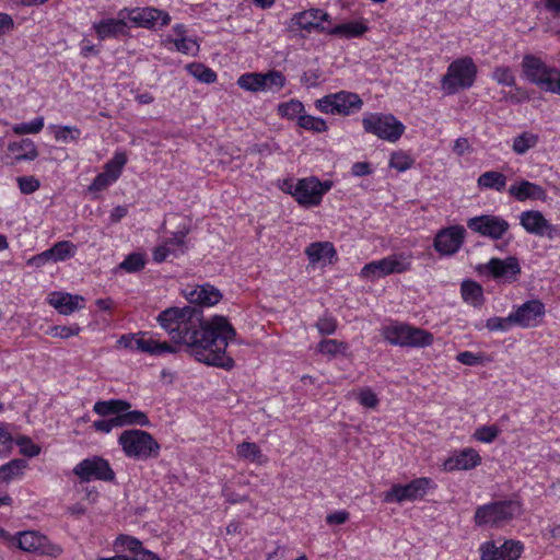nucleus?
Wrapping results in <instances>:
<instances>
[{"mask_svg":"<svg viewBox=\"0 0 560 560\" xmlns=\"http://www.w3.org/2000/svg\"><path fill=\"white\" fill-rule=\"evenodd\" d=\"M522 69L525 78L530 83L544 90L555 68L547 66L540 58L534 55H526L522 61Z\"/></svg>","mask_w":560,"mask_h":560,"instance_id":"23","label":"nucleus"},{"mask_svg":"<svg viewBox=\"0 0 560 560\" xmlns=\"http://www.w3.org/2000/svg\"><path fill=\"white\" fill-rule=\"evenodd\" d=\"M509 194L518 201L541 200L547 198L546 190L538 184L529 180H521L510 186Z\"/></svg>","mask_w":560,"mask_h":560,"instance_id":"30","label":"nucleus"},{"mask_svg":"<svg viewBox=\"0 0 560 560\" xmlns=\"http://www.w3.org/2000/svg\"><path fill=\"white\" fill-rule=\"evenodd\" d=\"M77 246L69 241L57 242L51 248L49 254L52 256V262L65 261L75 255Z\"/></svg>","mask_w":560,"mask_h":560,"instance_id":"40","label":"nucleus"},{"mask_svg":"<svg viewBox=\"0 0 560 560\" xmlns=\"http://www.w3.org/2000/svg\"><path fill=\"white\" fill-rule=\"evenodd\" d=\"M145 266V256L141 253L129 254L119 265L127 272H137Z\"/></svg>","mask_w":560,"mask_h":560,"instance_id":"49","label":"nucleus"},{"mask_svg":"<svg viewBox=\"0 0 560 560\" xmlns=\"http://www.w3.org/2000/svg\"><path fill=\"white\" fill-rule=\"evenodd\" d=\"M432 486V480L427 477L416 478L407 485H394L384 493L387 503H402L422 499Z\"/></svg>","mask_w":560,"mask_h":560,"instance_id":"14","label":"nucleus"},{"mask_svg":"<svg viewBox=\"0 0 560 560\" xmlns=\"http://www.w3.org/2000/svg\"><path fill=\"white\" fill-rule=\"evenodd\" d=\"M118 16H125L132 25L144 28L163 27L171 21L167 12L153 7L124 8L118 12Z\"/></svg>","mask_w":560,"mask_h":560,"instance_id":"12","label":"nucleus"},{"mask_svg":"<svg viewBox=\"0 0 560 560\" xmlns=\"http://www.w3.org/2000/svg\"><path fill=\"white\" fill-rule=\"evenodd\" d=\"M188 233L189 228L187 226H183L174 232L171 237L154 248L153 260L156 264H161L170 257H178L185 254L187 250L186 236Z\"/></svg>","mask_w":560,"mask_h":560,"instance_id":"21","label":"nucleus"},{"mask_svg":"<svg viewBox=\"0 0 560 560\" xmlns=\"http://www.w3.org/2000/svg\"><path fill=\"white\" fill-rule=\"evenodd\" d=\"M324 23L331 24L330 15L320 9H308L294 13L289 22V28L292 31H305L307 33H326L329 26Z\"/></svg>","mask_w":560,"mask_h":560,"instance_id":"15","label":"nucleus"},{"mask_svg":"<svg viewBox=\"0 0 560 560\" xmlns=\"http://www.w3.org/2000/svg\"><path fill=\"white\" fill-rule=\"evenodd\" d=\"M412 163L413 161L409 155L402 152H396L390 156L389 166L398 172H405L411 167Z\"/></svg>","mask_w":560,"mask_h":560,"instance_id":"55","label":"nucleus"},{"mask_svg":"<svg viewBox=\"0 0 560 560\" xmlns=\"http://www.w3.org/2000/svg\"><path fill=\"white\" fill-rule=\"evenodd\" d=\"M18 183L23 194H32L39 188V182L34 176L19 177Z\"/></svg>","mask_w":560,"mask_h":560,"instance_id":"60","label":"nucleus"},{"mask_svg":"<svg viewBox=\"0 0 560 560\" xmlns=\"http://www.w3.org/2000/svg\"><path fill=\"white\" fill-rule=\"evenodd\" d=\"M135 350L152 355L175 352V348L166 341H160L151 332H138Z\"/></svg>","mask_w":560,"mask_h":560,"instance_id":"29","label":"nucleus"},{"mask_svg":"<svg viewBox=\"0 0 560 560\" xmlns=\"http://www.w3.org/2000/svg\"><path fill=\"white\" fill-rule=\"evenodd\" d=\"M13 447L12 435L0 427V452H10Z\"/></svg>","mask_w":560,"mask_h":560,"instance_id":"64","label":"nucleus"},{"mask_svg":"<svg viewBox=\"0 0 560 560\" xmlns=\"http://www.w3.org/2000/svg\"><path fill=\"white\" fill-rule=\"evenodd\" d=\"M349 520V513L347 511H337L326 516V522L329 525H341Z\"/></svg>","mask_w":560,"mask_h":560,"instance_id":"63","label":"nucleus"},{"mask_svg":"<svg viewBox=\"0 0 560 560\" xmlns=\"http://www.w3.org/2000/svg\"><path fill=\"white\" fill-rule=\"evenodd\" d=\"M522 514L517 500H498L477 506L474 523L478 527L500 529Z\"/></svg>","mask_w":560,"mask_h":560,"instance_id":"3","label":"nucleus"},{"mask_svg":"<svg viewBox=\"0 0 560 560\" xmlns=\"http://www.w3.org/2000/svg\"><path fill=\"white\" fill-rule=\"evenodd\" d=\"M500 434V429L497 425H482L478 428L474 438L482 443H492Z\"/></svg>","mask_w":560,"mask_h":560,"instance_id":"53","label":"nucleus"},{"mask_svg":"<svg viewBox=\"0 0 560 560\" xmlns=\"http://www.w3.org/2000/svg\"><path fill=\"white\" fill-rule=\"evenodd\" d=\"M362 126L365 132L388 142H396L405 131L404 124L392 114H365L362 118Z\"/></svg>","mask_w":560,"mask_h":560,"instance_id":"7","label":"nucleus"},{"mask_svg":"<svg viewBox=\"0 0 560 560\" xmlns=\"http://www.w3.org/2000/svg\"><path fill=\"white\" fill-rule=\"evenodd\" d=\"M357 399L360 405L370 409L376 408L380 402L376 394L370 387L360 389L357 395Z\"/></svg>","mask_w":560,"mask_h":560,"instance_id":"54","label":"nucleus"},{"mask_svg":"<svg viewBox=\"0 0 560 560\" xmlns=\"http://www.w3.org/2000/svg\"><path fill=\"white\" fill-rule=\"evenodd\" d=\"M278 115L287 119H296L305 113L304 104L299 100H290L289 102L280 103L278 105Z\"/></svg>","mask_w":560,"mask_h":560,"instance_id":"39","label":"nucleus"},{"mask_svg":"<svg viewBox=\"0 0 560 560\" xmlns=\"http://www.w3.org/2000/svg\"><path fill=\"white\" fill-rule=\"evenodd\" d=\"M481 464V456L479 453L471 448H463L454 452L443 464L444 470H469Z\"/></svg>","mask_w":560,"mask_h":560,"instance_id":"28","label":"nucleus"},{"mask_svg":"<svg viewBox=\"0 0 560 560\" xmlns=\"http://www.w3.org/2000/svg\"><path fill=\"white\" fill-rule=\"evenodd\" d=\"M127 161L125 152L116 151L114 156L104 165V172L118 179Z\"/></svg>","mask_w":560,"mask_h":560,"instance_id":"41","label":"nucleus"},{"mask_svg":"<svg viewBox=\"0 0 560 560\" xmlns=\"http://www.w3.org/2000/svg\"><path fill=\"white\" fill-rule=\"evenodd\" d=\"M467 226L481 236L500 240L509 231L510 223L499 215L483 214L470 218Z\"/></svg>","mask_w":560,"mask_h":560,"instance_id":"19","label":"nucleus"},{"mask_svg":"<svg viewBox=\"0 0 560 560\" xmlns=\"http://www.w3.org/2000/svg\"><path fill=\"white\" fill-rule=\"evenodd\" d=\"M383 338L393 346L424 348L433 343V335L405 323L390 322L381 329Z\"/></svg>","mask_w":560,"mask_h":560,"instance_id":"6","label":"nucleus"},{"mask_svg":"<svg viewBox=\"0 0 560 560\" xmlns=\"http://www.w3.org/2000/svg\"><path fill=\"white\" fill-rule=\"evenodd\" d=\"M331 186V182H320L314 176L298 179L294 199L303 207H316L322 202L323 196L330 190Z\"/></svg>","mask_w":560,"mask_h":560,"instance_id":"13","label":"nucleus"},{"mask_svg":"<svg viewBox=\"0 0 560 560\" xmlns=\"http://www.w3.org/2000/svg\"><path fill=\"white\" fill-rule=\"evenodd\" d=\"M460 294L463 300L475 307H479L485 302L482 287L474 280H464L460 284Z\"/></svg>","mask_w":560,"mask_h":560,"instance_id":"34","label":"nucleus"},{"mask_svg":"<svg viewBox=\"0 0 560 560\" xmlns=\"http://www.w3.org/2000/svg\"><path fill=\"white\" fill-rule=\"evenodd\" d=\"M466 230L463 225L441 229L434 237L433 247L441 256L455 255L465 242Z\"/></svg>","mask_w":560,"mask_h":560,"instance_id":"20","label":"nucleus"},{"mask_svg":"<svg viewBox=\"0 0 560 560\" xmlns=\"http://www.w3.org/2000/svg\"><path fill=\"white\" fill-rule=\"evenodd\" d=\"M348 349V345L337 339H323L318 346V352L327 355H336L343 353Z\"/></svg>","mask_w":560,"mask_h":560,"instance_id":"46","label":"nucleus"},{"mask_svg":"<svg viewBox=\"0 0 560 560\" xmlns=\"http://www.w3.org/2000/svg\"><path fill=\"white\" fill-rule=\"evenodd\" d=\"M182 292L190 304L199 306H212L222 299L221 292L210 284L186 285Z\"/></svg>","mask_w":560,"mask_h":560,"instance_id":"26","label":"nucleus"},{"mask_svg":"<svg viewBox=\"0 0 560 560\" xmlns=\"http://www.w3.org/2000/svg\"><path fill=\"white\" fill-rule=\"evenodd\" d=\"M156 319L171 340L187 346L197 361L225 370L234 366L226 348L236 331L224 316L215 315L203 320L201 310L185 306L168 307Z\"/></svg>","mask_w":560,"mask_h":560,"instance_id":"1","label":"nucleus"},{"mask_svg":"<svg viewBox=\"0 0 560 560\" xmlns=\"http://www.w3.org/2000/svg\"><path fill=\"white\" fill-rule=\"evenodd\" d=\"M172 43L177 51H180L186 55H195L198 51V44L194 38L182 36L175 39H168Z\"/></svg>","mask_w":560,"mask_h":560,"instance_id":"52","label":"nucleus"},{"mask_svg":"<svg viewBox=\"0 0 560 560\" xmlns=\"http://www.w3.org/2000/svg\"><path fill=\"white\" fill-rule=\"evenodd\" d=\"M491 78L500 85H515V75L513 70L508 66H499L494 68Z\"/></svg>","mask_w":560,"mask_h":560,"instance_id":"47","label":"nucleus"},{"mask_svg":"<svg viewBox=\"0 0 560 560\" xmlns=\"http://www.w3.org/2000/svg\"><path fill=\"white\" fill-rule=\"evenodd\" d=\"M26 467L27 462L22 458L12 459L0 466V483L9 482L14 478L21 477Z\"/></svg>","mask_w":560,"mask_h":560,"instance_id":"38","label":"nucleus"},{"mask_svg":"<svg viewBox=\"0 0 560 560\" xmlns=\"http://www.w3.org/2000/svg\"><path fill=\"white\" fill-rule=\"evenodd\" d=\"M544 91L551 92L560 95V70L553 69L550 78L548 79Z\"/></svg>","mask_w":560,"mask_h":560,"instance_id":"62","label":"nucleus"},{"mask_svg":"<svg viewBox=\"0 0 560 560\" xmlns=\"http://www.w3.org/2000/svg\"><path fill=\"white\" fill-rule=\"evenodd\" d=\"M236 454L238 457L258 465H264L268 462V457L264 455L260 447L253 442L245 441L238 444L236 446Z\"/></svg>","mask_w":560,"mask_h":560,"instance_id":"35","label":"nucleus"},{"mask_svg":"<svg viewBox=\"0 0 560 560\" xmlns=\"http://www.w3.org/2000/svg\"><path fill=\"white\" fill-rule=\"evenodd\" d=\"M93 411L108 419L95 420L92 428L96 432L108 434L116 428L150 427L148 415L141 410H132L131 404L124 399L98 400L93 406Z\"/></svg>","mask_w":560,"mask_h":560,"instance_id":"2","label":"nucleus"},{"mask_svg":"<svg viewBox=\"0 0 560 560\" xmlns=\"http://www.w3.org/2000/svg\"><path fill=\"white\" fill-rule=\"evenodd\" d=\"M92 28L100 40L120 38L129 35L125 16H118V19H103L100 22L93 23Z\"/></svg>","mask_w":560,"mask_h":560,"instance_id":"27","label":"nucleus"},{"mask_svg":"<svg viewBox=\"0 0 560 560\" xmlns=\"http://www.w3.org/2000/svg\"><path fill=\"white\" fill-rule=\"evenodd\" d=\"M16 444L21 447V453L28 457H35L40 453V447L33 443V441L26 436H20L16 439Z\"/></svg>","mask_w":560,"mask_h":560,"instance_id":"56","label":"nucleus"},{"mask_svg":"<svg viewBox=\"0 0 560 560\" xmlns=\"http://www.w3.org/2000/svg\"><path fill=\"white\" fill-rule=\"evenodd\" d=\"M520 224L527 233L537 236L552 238L556 232L555 226L537 210L523 211L520 214Z\"/></svg>","mask_w":560,"mask_h":560,"instance_id":"24","label":"nucleus"},{"mask_svg":"<svg viewBox=\"0 0 560 560\" xmlns=\"http://www.w3.org/2000/svg\"><path fill=\"white\" fill-rule=\"evenodd\" d=\"M524 551V544L515 539L488 540L480 545V560H518Z\"/></svg>","mask_w":560,"mask_h":560,"instance_id":"17","label":"nucleus"},{"mask_svg":"<svg viewBox=\"0 0 560 560\" xmlns=\"http://www.w3.org/2000/svg\"><path fill=\"white\" fill-rule=\"evenodd\" d=\"M477 270L499 283H513L521 275V265L515 256L504 259L493 257L488 262L479 265Z\"/></svg>","mask_w":560,"mask_h":560,"instance_id":"11","label":"nucleus"},{"mask_svg":"<svg viewBox=\"0 0 560 560\" xmlns=\"http://www.w3.org/2000/svg\"><path fill=\"white\" fill-rule=\"evenodd\" d=\"M477 66L472 58L460 57L452 61L441 78V90L445 95H454L470 89L477 78Z\"/></svg>","mask_w":560,"mask_h":560,"instance_id":"5","label":"nucleus"},{"mask_svg":"<svg viewBox=\"0 0 560 560\" xmlns=\"http://www.w3.org/2000/svg\"><path fill=\"white\" fill-rule=\"evenodd\" d=\"M512 326H515L512 313L506 317L493 316L486 322V327L490 331H508Z\"/></svg>","mask_w":560,"mask_h":560,"instance_id":"50","label":"nucleus"},{"mask_svg":"<svg viewBox=\"0 0 560 560\" xmlns=\"http://www.w3.org/2000/svg\"><path fill=\"white\" fill-rule=\"evenodd\" d=\"M287 79L281 71L269 70L266 73L247 72L237 79V85L249 92H279L285 85Z\"/></svg>","mask_w":560,"mask_h":560,"instance_id":"10","label":"nucleus"},{"mask_svg":"<svg viewBox=\"0 0 560 560\" xmlns=\"http://www.w3.org/2000/svg\"><path fill=\"white\" fill-rule=\"evenodd\" d=\"M411 254H392L378 260H373L361 269L360 277L376 280L393 273H402L411 268Z\"/></svg>","mask_w":560,"mask_h":560,"instance_id":"8","label":"nucleus"},{"mask_svg":"<svg viewBox=\"0 0 560 560\" xmlns=\"http://www.w3.org/2000/svg\"><path fill=\"white\" fill-rule=\"evenodd\" d=\"M81 331V327L78 324H73L70 326H51L47 329L46 334L55 337L67 339L69 337L78 336Z\"/></svg>","mask_w":560,"mask_h":560,"instance_id":"51","label":"nucleus"},{"mask_svg":"<svg viewBox=\"0 0 560 560\" xmlns=\"http://www.w3.org/2000/svg\"><path fill=\"white\" fill-rule=\"evenodd\" d=\"M73 474L81 482H90L91 480L112 481L115 478L109 463L100 456L82 459L74 466Z\"/></svg>","mask_w":560,"mask_h":560,"instance_id":"18","label":"nucleus"},{"mask_svg":"<svg viewBox=\"0 0 560 560\" xmlns=\"http://www.w3.org/2000/svg\"><path fill=\"white\" fill-rule=\"evenodd\" d=\"M362 106V98L357 93L348 91L327 94L315 102V107L319 112L340 116H350L358 113Z\"/></svg>","mask_w":560,"mask_h":560,"instance_id":"9","label":"nucleus"},{"mask_svg":"<svg viewBox=\"0 0 560 560\" xmlns=\"http://www.w3.org/2000/svg\"><path fill=\"white\" fill-rule=\"evenodd\" d=\"M116 180L117 179L115 177L103 172L94 178L91 188L95 190H102L112 185L113 183H115Z\"/></svg>","mask_w":560,"mask_h":560,"instance_id":"61","label":"nucleus"},{"mask_svg":"<svg viewBox=\"0 0 560 560\" xmlns=\"http://www.w3.org/2000/svg\"><path fill=\"white\" fill-rule=\"evenodd\" d=\"M456 360L467 366H476L483 362L480 353H474L470 351H463L456 355Z\"/></svg>","mask_w":560,"mask_h":560,"instance_id":"58","label":"nucleus"},{"mask_svg":"<svg viewBox=\"0 0 560 560\" xmlns=\"http://www.w3.org/2000/svg\"><path fill=\"white\" fill-rule=\"evenodd\" d=\"M81 136V130L75 126H59L55 131V139L62 143L75 142Z\"/></svg>","mask_w":560,"mask_h":560,"instance_id":"48","label":"nucleus"},{"mask_svg":"<svg viewBox=\"0 0 560 560\" xmlns=\"http://www.w3.org/2000/svg\"><path fill=\"white\" fill-rule=\"evenodd\" d=\"M316 327L322 335H332L337 329V322L334 317L324 316L317 320Z\"/></svg>","mask_w":560,"mask_h":560,"instance_id":"59","label":"nucleus"},{"mask_svg":"<svg viewBox=\"0 0 560 560\" xmlns=\"http://www.w3.org/2000/svg\"><path fill=\"white\" fill-rule=\"evenodd\" d=\"M18 548L25 552L58 557L62 552V548L51 542L45 535L36 530L20 532L15 535Z\"/></svg>","mask_w":560,"mask_h":560,"instance_id":"16","label":"nucleus"},{"mask_svg":"<svg viewBox=\"0 0 560 560\" xmlns=\"http://www.w3.org/2000/svg\"><path fill=\"white\" fill-rule=\"evenodd\" d=\"M477 185L480 189L503 191L506 186V176L497 171H488L478 177Z\"/></svg>","mask_w":560,"mask_h":560,"instance_id":"36","label":"nucleus"},{"mask_svg":"<svg viewBox=\"0 0 560 560\" xmlns=\"http://www.w3.org/2000/svg\"><path fill=\"white\" fill-rule=\"evenodd\" d=\"M117 443L121 447L125 456L133 460L144 462L156 458L161 451V445L154 436L140 429L124 430L119 434Z\"/></svg>","mask_w":560,"mask_h":560,"instance_id":"4","label":"nucleus"},{"mask_svg":"<svg viewBox=\"0 0 560 560\" xmlns=\"http://www.w3.org/2000/svg\"><path fill=\"white\" fill-rule=\"evenodd\" d=\"M369 31L366 23L361 21H350L342 23L328 30L329 35H336L345 38H358Z\"/></svg>","mask_w":560,"mask_h":560,"instance_id":"33","label":"nucleus"},{"mask_svg":"<svg viewBox=\"0 0 560 560\" xmlns=\"http://www.w3.org/2000/svg\"><path fill=\"white\" fill-rule=\"evenodd\" d=\"M187 70L194 78L202 83L210 84L217 81V73L202 63H191L187 67Z\"/></svg>","mask_w":560,"mask_h":560,"instance_id":"42","label":"nucleus"},{"mask_svg":"<svg viewBox=\"0 0 560 560\" xmlns=\"http://www.w3.org/2000/svg\"><path fill=\"white\" fill-rule=\"evenodd\" d=\"M114 548L118 551L120 549L129 550L137 557L142 549V542L128 535H119L114 541Z\"/></svg>","mask_w":560,"mask_h":560,"instance_id":"44","label":"nucleus"},{"mask_svg":"<svg viewBox=\"0 0 560 560\" xmlns=\"http://www.w3.org/2000/svg\"><path fill=\"white\" fill-rule=\"evenodd\" d=\"M47 303L61 315H71L85 307V299L80 294L52 291L47 295Z\"/></svg>","mask_w":560,"mask_h":560,"instance_id":"25","label":"nucleus"},{"mask_svg":"<svg viewBox=\"0 0 560 560\" xmlns=\"http://www.w3.org/2000/svg\"><path fill=\"white\" fill-rule=\"evenodd\" d=\"M44 128V117H36L32 121L15 124L12 127V131L15 135H35Z\"/></svg>","mask_w":560,"mask_h":560,"instance_id":"45","label":"nucleus"},{"mask_svg":"<svg viewBox=\"0 0 560 560\" xmlns=\"http://www.w3.org/2000/svg\"><path fill=\"white\" fill-rule=\"evenodd\" d=\"M298 125L305 130L318 133L326 132L328 130L327 122L323 118L307 115L305 113L300 117Z\"/></svg>","mask_w":560,"mask_h":560,"instance_id":"43","label":"nucleus"},{"mask_svg":"<svg viewBox=\"0 0 560 560\" xmlns=\"http://www.w3.org/2000/svg\"><path fill=\"white\" fill-rule=\"evenodd\" d=\"M546 314L545 304L537 299L528 300L512 312L515 326L522 328L537 327Z\"/></svg>","mask_w":560,"mask_h":560,"instance_id":"22","label":"nucleus"},{"mask_svg":"<svg viewBox=\"0 0 560 560\" xmlns=\"http://www.w3.org/2000/svg\"><path fill=\"white\" fill-rule=\"evenodd\" d=\"M305 254L311 264L331 262L336 257V250L329 242H315L305 248Z\"/></svg>","mask_w":560,"mask_h":560,"instance_id":"32","label":"nucleus"},{"mask_svg":"<svg viewBox=\"0 0 560 560\" xmlns=\"http://www.w3.org/2000/svg\"><path fill=\"white\" fill-rule=\"evenodd\" d=\"M8 151L12 154V163L21 161H34L38 156V150L33 140L25 138L10 142Z\"/></svg>","mask_w":560,"mask_h":560,"instance_id":"31","label":"nucleus"},{"mask_svg":"<svg viewBox=\"0 0 560 560\" xmlns=\"http://www.w3.org/2000/svg\"><path fill=\"white\" fill-rule=\"evenodd\" d=\"M539 142V136L529 131H524L513 139L512 151L517 155L526 154Z\"/></svg>","mask_w":560,"mask_h":560,"instance_id":"37","label":"nucleus"},{"mask_svg":"<svg viewBox=\"0 0 560 560\" xmlns=\"http://www.w3.org/2000/svg\"><path fill=\"white\" fill-rule=\"evenodd\" d=\"M100 560H161L154 552L141 549L137 557H130L126 555H116L110 558H101Z\"/></svg>","mask_w":560,"mask_h":560,"instance_id":"57","label":"nucleus"}]
</instances>
